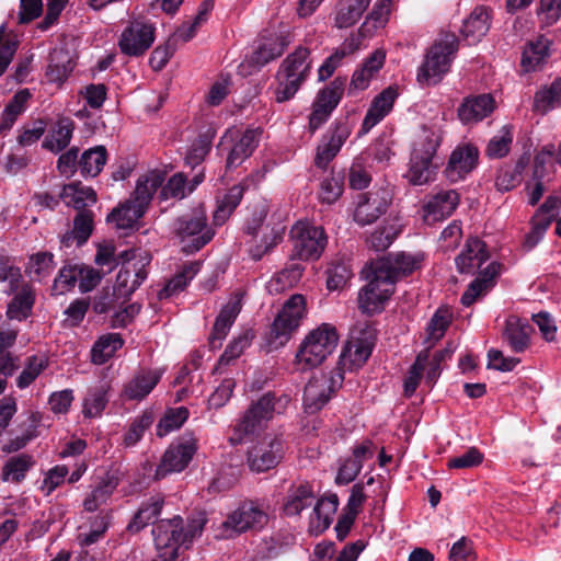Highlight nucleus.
Masks as SVG:
<instances>
[{"label": "nucleus", "mask_w": 561, "mask_h": 561, "mask_svg": "<svg viewBox=\"0 0 561 561\" xmlns=\"http://www.w3.org/2000/svg\"><path fill=\"white\" fill-rule=\"evenodd\" d=\"M75 62L65 49H55L50 54V62L48 65L46 77L48 81L62 83L72 72Z\"/></svg>", "instance_id": "37998d69"}, {"label": "nucleus", "mask_w": 561, "mask_h": 561, "mask_svg": "<svg viewBox=\"0 0 561 561\" xmlns=\"http://www.w3.org/2000/svg\"><path fill=\"white\" fill-rule=\"evenodd\" d=\"M145 209L135 204L133 201L114 208L107 216V221L115 225L117 229L127 230L135 227L137 221L144 216Z\"/></svg>", "instance_id": "ea45409f"}, {"label": "nucleus", "mask_w": 561, "mask_h": 561, "mask_svg": "<svg viewBox=\"0 0 561 561\" xmlns=\"http://www.w3.org/2000/svg\"><path fill=\"white\" fill-rule=\"evenodd\" d=\"M357 49V44L354 38L345 41L342 46L335 50L330 57H328L324 62L320 66L318 70L319 80L323 81L330 78L334 70L340 65L341 60L348 54H352Z\"/></svg>", "instance_id": "052dcab7"}, {"label": "nucleus", "mask_w": 561, "mask_h": 561, "mask_svg": "<svg viewBox=\"0 0 561 561\" xmlns=\"http://www.w3.org/2000/svg\"><path fill=\"white\" fill-rule=\"evenodd\" d=\"M75 130V123L69 117H60L55 125L49 129L47 136L43 141V148L58 153L62 151L71 141Z\"/></svg>", "instance_id": "72a5a7b5"}, {"label": "nucleus", "mask_w": 561, "mask_h": 561, "mask_svg": "<svg viewBox=\"0 0 561 561\" xmlns=\"http://www.w3.org/2000/svg\"><path fill=\"white\" fill-rule=\"evenodd\" d=\"M61 197L68 206L81 210L92 206L96 202V193L93 188L79 182L70 183L62 190Z\"/></svg>", "instance_id": "79ce46f5"}, {"label": "nucleus", "mask_w": 561, "mask_h": 561, "mask_svg": "<svg viewBox=\"0 0 561 561\" xmlns=\"http://www.w3.org/2000/svg\"><path fill=\"white\" fill-rule=\"evenodd\" d=\"M479 152L473 146L457 147L450 154L444 174L453 183L463 180L478 162Z\"/></svg>", "instance_id": "4be33fe9"}, {"label": "nucleus", "mask_w": 561, "mask_h": 561, "mask_svg": "<svg viewBox=\"0 0 561 561\" xmlns=\"http://www.w3.org/2000/svg\"><path fill=\"white\" fill-rule=\"evenodd\" d=\"M391 203V194L387 188H378L363 195L354 211V220L362 225H370L383 215Z\"/></svg>", "instance_id": "6ab92c4d"}, {"label": "nucleus", "mask_w": 561, "mask_h": 561, "mask_svg": "<svg viewBox=\"0 0 561 561\" xmlns=\"http://www.w3.org/2000/svg\"><path fill=\"white\" fill-rule=\"evenodd\" d=\"M147 257L128 260L119 268L114 290L119 297L130 296L147 278Z\"/></svg>", "instance_id": "aec40b11"}, {"label": "nucleus", "mask_w": 561, "mask_h": 561, "mask_svg": "<svg viewBox=\"0 0 561 561\" xmlns=\"http://www.w3.org/2000/svg\"><path fill=\"white\" fill-rule=\"evenodd\" d=\"M309 54L307 48L298 47L282 62L277 73L276 102L283 103L290 100L307 79L311 69Z\"/></svg>", "instance_id": "423d86ee"}, {"label": "nucleus", "mask_w": 561, "mask_h": 561, "mask_svg": "<svg viewBox=\"0 0 561 561\" xmlns=\"http://www.w3.org/2000/svg\"><path fill=\"white\" fill-rule=\"evenodd\" d=\"M513 136L507 126H504L499 135L494 136L486 148V153L491 158H502L510 151Z\"/></svg>", "instance_id": "338daca9"}, {"label": "nucleus", "mask_w": 561, "mask_h": 561, "mask_svg": "<svg viewBox=\"0 0 561 561\" xmlns=\"http://www.w3.org/2000/svg\"><path fill=\"white\" fill-rule=\"evenodd\" d=\"M537 14L541 27L553 25L561 16V0H540Z\"/></svg>", "instance_id": "774afa93"}, {"label": "nucleus", "mask_w": 561, "mask_h": 561, "mask_svg": "<svg viewBox=\"0 0 561 561\" xmlns=\"http://www.w3.org/2000/svg\"><path fill=\"white\" fill-rule=\"evenodd\" d=\"M198 262H190L171 278L163 289L159 291V298H168L175 293L185 288V286L194 278L199 271Z\"/></svg>", "instance_id": "603ef678"}, {"label": "nucleus", "mask_w": 561, "mask_h": 561, "mask_svg": "<svg viewBox=\"0 0 561 561\" xmlns=\"http://www.w3.org/2000/svg\"><path fill=\"white\" fill-rule=\"evenodd\" d=\"M371 276L368 284L359 291L358 306L365 313H376L381 311L383 304L392 295L394 286L391 282L382 277L380 272L371 264Z\"/></svg>", "instance_id": "4468645a"}, {"label": "nucleus", "mask_w": 561, "mask_h": 561, "mask_svg": "<svg viewBox=\"0 0 561 561\" xmlns=\"http://www.w3.org/2000/svg\"><path fill=\"white\" fill-rule=\"evenodd\" d=\"M370 3V0H340L336 4L334 25L347 28L356 24Z\"/></svg>", "instance_id": "c9c22d12"}, {"label": "nucleus", "mask_w": 561, "mask_h": 561, "mask_svg": "<svg viewBox=\"0 0 561 561\" xmlns=\"http://www.w3.org/2000/svg\"><path fill=\"white\" fill-rule=\"evenodd\" d=\"M34 463L33 457L27 454H20L9 458L1 470L2 481L21 482Z\"/></svg>", "instance_id": "a18cd8bd"}, {"label": "nucleus", "mask_w": 561, "mask_h": 561, "mask_svg": "<svg viewBox=\"0 0 561 561\" xmlns=\"http://www.w3.org/2000/svg\"><path fill=\"white\" fill-rule=\"evenodd\" d=\"M458 50L455 34H446L436 41L425 55L417 71V82L422 85H435L449 71L451 61Z\"/></svg>", "instance_id": "39448f33"}, {"label": "nucleus", "mask_w": 561, "mask_h": 561, "mask_svg": "<svg viewBox=\"0 0 561 561\" xmlns=\"http://www.w3.org/2000/svg\"><path fill=\"white\" fill-rule=\"evenodd\" d=\"M552 41L545 35H538L529 41L522 54L520 65L526 72L536 71L542 67L550 56Z\"/></svg>", "instance_id": "c85d7f7f"}, {"label": "nucleus", "mask_w": 561, "mask_h": 561, "mask_svg": "<svg viewBox=\"0 0 561 561\" xmlns=\"http://www.w3.org/2000/svg\"><path fill=\"white\" fill-rule=\"evenodd\" d=\"M163 502L161 495L151 496L148 501L144 502L135 514L134 519L128 524V530L138 533L149 523H152L159 516Z\"/></svg>", "instance_id": "c03bdc74"}, {"label": "nucleus", "mask_w": 561, "mask_h": 561, "mask_svg": "<svg viewBox=\"0 0 561 561\" xmlns=\"http://www.w3.org/2000/svg\"><path fill=\"white\" fill-rule=\"evenodd\" d=\"M344 85L345 79L335 78L318 92L313 103L332 113L342 99Z\"/></svg>", "instance_id": "3c124183"}, {"label": "nucleus", "mask_w": 561, "mask_h": 561, "mask_svg": "<svg viewBox=\"0 0 561 561\" xmlns=\"http://www.w3.org/2000/svg\"><path fill=\"white\" fill-rule=\"evenodd\" d=\"M254 339V333L251 330H247L241 333L238 337L233 339L226 347L222 355L219 357L215 370H220L222 366L229 365L232 360L240 357L243 352L251 345Z\"/></svg>", "instance_id": "864d4df0"}, {"label": "nucleus", "mask_w": 561, "mask_h": 561, "mask_svg": "<svg viewBox=\"0 0 561 561\" xmlns=\"http://www.w3.org/2000/svg\"><path fill=\"white\" fill-rule=\"evenodd\" d=\"M422 261V254L391 253L371 264L394 286L398 279L420 268Z\"/></svg>", "instance_id": "f3484780"}, {"label": "nucleus", "mask_w": 561, "mask_h": 561, "mask_svg": "<svg viewBox=\"0 0 561 561\" xmlns=\"http://www.w3.org/2000/svg\"><path fill=\"white\" fill-rule=\"evenodd\" d=\"M124 344L118 333L102 335L93 345L91 356L96 365L106 363Z\"/></svg>", "instance_id": "de8ad7c7"}, {"label": "nucleus", "mask_w": 561, "mask_h": 561, "mask_svg": "<svg viewBox=\"0 0 561 561\" xmlns=\"http://www.w3.org/2000/svg\"><path fill=\"white\" fill-rule=\"evenodd\" d=\"M342 376L339 373H320L313 375L304 389L302 404L307 413L320 411L341 387Z\"/></svg>", "instance_id": "6e6552de"}, {"label": "nucleus", "mask_w": 561, "mask_h": 561, "mask_svg": "<svg viewBox=\"0 0 561 561\" xmlns=\"http://www.w3.org/2000/svg\"><path fill=\"white\" fill-rule=\"evenodd\" d=\"M398 96V88L394 85H390L377 94L363 119L360 134H367L379 124L392 111Z\"/></svg>", "instance_id": "5701e85b"}, {"label": "nucleus", "mask_w": 561, "mask_h": 561, "mask_svg": "<svg viewBox=\"0 0 561 561\" xmlns=\"http://www.w3.org/2000/svg\"><path fill=\"white\" fill-rule=\"evenodd\" d=\"M153 42V25L142 21H133L123 30L118 46L125 55L140 56L150 48Z\"/></svg>", "instance_id": "dca6fc26"}, {"label": "nucleus", "mask_w": 561, "mask_h": 561, "mask_svg": "<svg viewBox=\"0 0 561 561\" xmlns=\"http://www.w3.org/2000/svg\"><path fill=\"white\" fill-rule=\"evenodd\" d=\"M488 259L489 253L484 242L478 238H471L455 261L460 273L473 274Z\"/></svg>", "instance_id": "bb28decb"}, {"label": "nucleus", "mask_w": 561, "mask_h": 561, "mask_svg": "<svg viewBox=\"0 0 561 561\" xmlns=\"http://www.w3.org/2000/svg\"><path fill=\"white\" fill-rule=\"evenodd\" d=\"M268 511V505L263 502H242L222 522V536L231 538L250 530H261L270 520Z\"/></svg>", "instance_id": "0eeeda50"}, {"label": "nucleus", "mask_w": 561, "mask_h": 561, "mask_svg": "<svg viewBox=\"0 0 561 561\" xmlns=\"http://www.w3.org/2000/svg\"><path fill=\"white\" fill-rule=\"evenodd\" d=\"M531 327L526 320L512 316L506 320L503 337L512 351L524 352L529 346Z\"/></svg>", "instance_id": "2f4dec72"}, {"label": "nucleus", "mask_w": 561, "mask_h": 561, "mask_svg": "<svg viewBox=\"0 0 561 561\" xmlns=\"http://www.w3.org/2000/svg\"><path fill=\"white\" fill-rule=\"evenodd\" d=\"M343 193V180L340 176H328L320 185L319 199L324 204L335 203Z\"/></svg>", "instance_id": "69168bd1"}, {"label": "nucleus", "mask_w": 561, "mask_h": 561, "mask_svg": "<svg viewBox=\"0 0 561 561\" xmlns=\"http://www.w3.org/2000/svg\"><path fill=\"white\" fill-rule=\"evenodd\" d=\"M35 302V294L30 285H23L21 290L8 304L7 318L9 320L23 321L27 319L32 312Z\"/></svg>", "instance_id": "4c0bfd02"}, {"label": "nucleus", "mask_w": 561, "mask_h": 561, "mask_svg": "<svg viewBox=\"0 0 561 561\" xmlns=\"http://www.w3.org/2000/svg\"><path fill=\"white\" fill-rule=\"evenodd\" d=\"M353 130V125L347 117L335 121L323 135L317 147L314 164L318 168L325 169L336 157L341 148L348 139Z\"/></svg>", "instance_id": "f8f14e48"}, {"label": "nucleus", "mask_w": 561, "mask_h": 561, "mask_svg": "<svg viewBox=\"0 0 561 561\" xmlns=\"http://www.w3.org/2000/svg\"><path fill=\"white\" fill-rule=\"evenodd\" d=\"M31 94L24 89L16 92L4 107L0 119V133L10 129L18 117L25 111Z\"/></svg>", "instance_id": "09e8293b"}, {"label": "nucleus", "mask_w": 561, "mask_h": 561, "mask_svg": "<svg viewBox=\"0 0 561 561\" xmlns=\"http://www.w3.org/2000/svg\"><path fill=\"white\" fill-rule=\"evenodd\" d=\"M160 188L159 197L162 201L183 199L194 191V186H188L187 179L183 173L173 174Z\"/></svg>", "instance_id": "13d9d810"}, {"label": "nucleus", "mask_w": 561, "mask_h": 561, "mask_svg": "<svg viewBox=\"0 0 561 561\" xmlns=\"http://www.w3.org/2000/svg\"><path fill=\"white\" fill-rule=\"evenodd\" d=\"M386 53L382 49L373 51L362 64L360 68L354 71L350 83L348 92L366 90L370 81L383 67Z\"/></svg>", "instance_id": "b1692460"}, {"label": "nucleus", "mask_w": 561, "mask_h": 561, "mask_svg": "<svg viewBox=\"0 0 561 561\" xmlns=\"http://www.w3.org/2000/svg\"><path fill=\"white\" fill-rule=\"evenodd\" d=\"M495 108L491 94H480L465 99L458 108V116L465 124L477 123L489 116Z\"/></svg>", "instance_id": "cd10ccee"}, {"label": "nucleus", "mask_w": 561, "mask_h": 561, "mask_svg": "<svg viewBox=\"0 0 561 561\" xmlns=\"http://www.w3.org/2000/svg\"><path fill=\"white\" fill-rule=\"evenodd\" d=\"M314 501V494L309 483H300L289 488L285 503L284 512L288 516H296L302 510L310 506Z\"/></svg>", "instance_id": "e433bc0d"}, {"label": "nucleus", "mask_w": 561, "mask_h": 561, "mask_svg": "<svg viewBox=\"0 0 561 561\" xmlns=\"http://www.w3.org/2000/svg\"><path fill=\"white\" fill-rule=\"evenodd\" d=\"M205 519H193L183 528V519L180 516L159 522L152 529L153 540L160 558H169L175 561L181 546L191 542L193 538L203 531Z\"/></svg>", "instance_id": "7ed1b4c3"}, {"label": "nucleus", "mask_w": 561, "mask_h": 561, "mask_svg": "<svg viewBox=\"0 0 561 561\" xmlns=\"http://www.w3.org/2000/svg\"><path fill=\"white\" fill-rule=\"evenodd\" d=\"M188 415L190 412L185 407L168 409L157 425V435L162 437L172 431L179 430Z\"/></svg>", "instance_id": "bf43d9fd"}, {"label": "nucleus", "mask_w": 561, "mask_h": 561, "mask_svg": "<svg viewBox=\"0 0 561 561\" xmlns=\"http://www.w3.org/2000/svg\"><path fill=\"white\" fill-rule=\"evenodd\" d=\"M260 128H248L233 145L227 158V168H236L249 158L259 145Z\"/></svg>", "instance_id": "f704fd0d"}, {"label": "nucleus", "mask_w": 561, "mask_h": 561, "mask_svg": "<svg viewBox=\"0 0 561 561\" xmlns=\"http://www.w3.org/2000/svg\"><path fill=\"white\" fill-rule=\"evenodd\" d=\"M490 24V10L485 7H477L465 20L461 34L470 45L477 44L486 35Z\"/></svg>", "instance_id": "c756f323"}, {"label": "nucleus", "mask_w": 561, "mask_h": 561, "mask_svg": "<svg viewBox=\"0 0 561 561\" xmlns=\"http://www.w3.org/2000/svg\"><path fill=\"white\" fill-rule=\"evenodd\" d=\"M286 46L287 42L282 36L273 35L267 38H263L256 49L243 64H241L240 67L244 68L248 65L254 69H259L279 57L284 53Z\"/></svg>", "instance_id": "393cba45"}, {"label": "nucleus", "mask_w": 561, "mask_h": 561, "mask_svg": "<svg viewBox=\"0 0 561 561\" xmlns=\"http://www.w3.org/2000/svg\"><path fill=\"white\" fill-rule=\"evenodd\" d=\"M293 253L291 256L299 260H314L323 252L327 244V236L322 227L298 221L291 228Z\"/></svg>", "instance_id": "9d476101"}, {"label": "nucleus", "mask_w": 561, "mask_h": 561, "mask_svg": "<svg viewBox=\"0 0 561 561\" xmlns=\"http://www.w3.org/2000/svg\"><path fill=\"white\" fill-rule=\"evenodd\" d=\"M339 342L334 325L322 323L301 341L294 360L297 371H307L321 365L333 353Z\"/></svg>", "instance_id": "f03ea898"}, {"label": "nucleus", "mask_w": 561, "mask_h": 561, "mask_svg": "<svg viewBox=\"0 0 561 561\" xmlns=\"http://www.w3.org/2000/svg\"><path fill=\"white\" fill-rule=\"evenodd\" d=\"M107 159L106 149L98 146L84 151L79 160L80 172L83 176H96L104 168Z\"/></svg>", "instance_id": "8fccbe9b"}, {"label": "nucleus", "mask_w": 561, "mask_h": 561, "mask_svg": "<svg viewBox=\"0 0 561 561\" xmlns=\"http://www.w3.org/2000/svg\"><path fill=\"white\" fill-rule=\"evenodd\" d=\"M107 402V388L104 385L92 387L83 400L82 412L87 417L100 416Z\"/></svg>", "instance_id": "4d7b16f0"}, {"label": "nucleus", "mask_w": 561, "mask_h": 561, "mask_svg": "<svg viewBox=\"0 0 561 561\" xmlns=\"http://www.w3.org/2000/svg\"><path fill=\"white\" fill-rule=\"evenodd\" d=\"M428 351H423L417 354L415 362L411 366L409 374L404 380V394L411 397L420 385L424 375L425 363L427 362Z\"/></svg>", "instance_id": "e2e57ef3"}, {"label": "nucleus", "mask_w": 561, "mask_h": 561, "mask_svg": "<svg viewBox=\"0 0 561 561\" xmlns=\"http://www.w3.org/2000/svg\"><path fill=\"white\" fill-rule=\"evenodd\" d=\"M443 136L439 129L423 126L414 141L410 157L407 180L413 185H424L434 181L438 164L435 163L436 151Z\"/></svg>", "instance_id": "f257e3e1"}, {"label": "nucleus", "mask_w": 561, "mask_h": 561, "mask_svg": "<svg viewBox=\"0 0 561 561\" xmlns=\"http://www.w3.org/2000/svg\"><path fill=\"white\" fill-rule=\"evenodd\" d=\"M290 401V396L286 393L278 397L272 392L263 394L241 417L234 428V434L229 438L230 443L232 445L240 444L244 435L262 430L275 413L285 412Z\"/></svg>", "instance_id": "20e7f679"}, {"label": "nucleus", "mask_w": 561, "mask_h": 561, "mask_svg": "<svg viewBox=\"0 0 561 561\" xmlns=\"http://www.w3.org/2000/svg\"><path fill=\"white\" fill-rule=\"evenodd\" d=\"M501 265L491 262L482 272L479 278L474 279L461 296V304L466 307L471 306L476 299L485 291L494 277L500 274Z\"/></svg>", "instance_id": "a19ab883"}, {"label": "nucleus", "mask_w": 561, "mask_h": 561, "mask_svg": "<svg viewBox=\"0 0 561 561\" xmlns=\"http://www.w3.org/2000/svg\"><path fill=\"white\" fill-rule=\"evenodd\" d=\"M161 375L162 373L157 369L140 370L124 386L122 392L123 398L136 401L145 399L158 385Z\"/></svg>", "instance_id": "a878e982"}, {"label": "nucleus", "mask_w": 561, "mask_h": 561, "mask_svg": "<svg viewBox=\"0 0 561 561\" xmlns=\"http://www.w3.org/2000/svg\"><path fill=\"white\" fill-rule=\"evenodd\" d=\"M54 270V255L49 252H38L31 256L28 272L41 279L49 275Z\"/></svg>", "instance_id": "0e129e2a"}, {"label": "nucleus", "mask_w": 561, "mask_h": 561, "mask_svg": "<svg viewBox=\"0 0 561 561\" xmlns=\"http://www.w3.org/2000/svg\"><path fill=\"white\" fill-rule=\"evenodd\" d=\"M241 311V301L239 298H231L220 310L214 328L213 332L209 336V344L211 347L216 348L221 345V341L226 337L228 331L233 324L237 316Z\"/></svg>", "instance_id": "7c9ffc66"}, {"label": "nucleus", "mask_w": 561, "mask_h": 561, "mask_svg": "<svg viewBox=\"0 0 561 561\" xmlns=\"http://www.w3.org/2000/svg\"><path fill=\"white\" fill-rule=\"evenodd\" d=\"M118 483L114 477L103 479L83 501V507L87 512H95L102 505H105L116 490Z\"/></svg>", "instance_id": "49530a36"}, {"label": "nucleus", "mask_w": 561, "mask_h": 561, "mask_svg": "<svg viewBox=\"0 0 561 561\" xmlns=\"http://www.w3.org/2000/svg\"><path fill=\"white\" fill-rule=\"evenodd\" d=\"M153 421V413L149 410H146L140 415L136 416L130 422L123 436V445L125 447L135 446L142 438L145 432L152 425Z\"/></svg>", "instance_id": "6e6d98bb"}, {"label": "nucleus", "mask_w": 561, "mask_h": 561, "mask_svg": "<svg viewBox=\"0 0 561 561\" xmlns=\"http://www.w3.org/2000/svg\"><path fill=\"white\" fill-rule=\"evenodd\" d=\"M283 457V442L278 437H265L248 451V465L254 472L274 468Z\"/></svg>", "instance_id": "a211bd4d"}, {"label": "nucleus", "mask_w": 561, "mask_h": 561, "mask_svg": "<svg viewBox=\"0 0 561 561\" xmlns=\"http://www.w3.org/2000/svg\"><path fill=\"white\" fill-rule=\"evenodd\" d=\"M196 450L197 439L192 435H185L171 444L162 456L156 477L164 478L169 473L181 472L187 467Z\"/></svg>", "instance_id": "ddd939ff"}, {"label": "nucleus", "mask_w": 561, "mask_h": 561, "mask_svg": "<svg viewBox=\"0 0 561 561\" xmlns=\"http://www.w3.org/2000/svg\"><path fill=\"white\" fill-rule=\"evenodd\" d=\"M47 360L42 356L33 355L27 358L24 369L16 378V386L20 389L27 388L46 368Z\"/></svg>", "instance_id": "680f3d73"}, {"label": "nucleus", "mask_w": 561, "mask_h": 561, "mask_svg": "<svg viewBox=\"0 0 561 561\" xmlns=\"http://www.w3.org/2000/svg\"><path fill=\"white\" fill-rule=\"evenodd\" d=\"M375 345L374 330L365 328L354 329L342 353V360L351 369L363 366L369 358Z\"/></svg>", "instance_id": "2eb2a0df"}, {"label": "nucleus", "mask_w": 561, "mask_h": 561, "mask_svg": "<svg viewBox=\"0 0 561 561\" xmlns=\"http://www.w3.org/2000/svg\"><path fill=\"white\" fill-rule=\"evenodd\" d=\"M459 204V194L455 190H443L432 195L423 206V219L432 225L449 217Z\"/></svg>", "instance_id": "412c9836"}, {"label": "nucleus", "mask_w": 561, "mask_h": 561, "mask_svg": "<svg viewBox=\"0 0 561 561\" xmlns=\"http://www.w3.org/2000/svg\"><path fill=\"white\" fill-rule=\"evenodd\" d=\"M307 313V302L305 296L300 294L293 295L283 306L275 318L271 334L279 344L286 343L291 334L300 327L302 319Z\"/></svg>", "instance_id": "9b49d317"}, {"label": "nucleus", "mask_w": 561, "mask_h": 561, "mask_svg": "<svg viewBox=\"0 0 561 561\" xmlns=\"http://www.w3.org/2000/svg\"><path fill=\"white\" fill-rule=\"evenodd\" d=\"M337 505L336 495L318 500L310 516V528L317 533H322L329 528Z\"/></svg>", "instance_id": "58836bf2"}, {"label": "nucleus", "mask_w": 561, "mask_h": 561, "mask_svg": "<svg viewBox=\"0 0 561 561\" xmlns=\"http://www.w3.org/2000/svg\"><path fill=\"white\" fill-rule=\"evenodd\" d=\"M561 105V78L550 87L539 90L534 98V108L542 114Z\"/></svg>", "instance_id": "5fc2aeb1"}, {"label": "nucleus", "mask_w": 561, "mask_h": 561, "mask_svg": "<svg viewBox=\"0 0 561 561\" xmlns=\"http://www.w3.org/2000/svg\"><path fill=\"white\" fill-rule=\"evenodd\" d=\"M164 182V174L160 171H150L138 178L134 194L130 198L135 204L148 208L154 193Z\"/></svg>", "instance_id": "473e14b6"}, {"label": "nucleus", "mask_w": 561, "mask_h": 561, "mask_svg": "<svg viewBox=\"0 0 561 561\" xmlns=\"http://www.w3.org/2000/svg\"><path fill=\"white\" fill-rule=\"evenodd\" d=\"M207 217L203 208H198L182 216L176 221L175 232L185 243L184 250L192 253L207 244L214 232L207 227Z\"/></svg>", "instance_id": "1a4fd4ad"}]
</instances>
